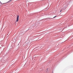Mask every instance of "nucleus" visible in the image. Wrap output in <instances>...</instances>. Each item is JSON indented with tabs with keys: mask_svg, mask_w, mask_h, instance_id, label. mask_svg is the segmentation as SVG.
Segmentation results:
<instances>
[{
	"mask_svg": "<svg viewBox=\"0 0 73 73\" xmlns=\"http://www.w3.org/2000/svg\"><path fill=\"white\" fill-rule=\"evenodd\" d=\"M19 15H17V19H16V22H18L19 21Z\"/></svg>",
	"mask_w": 73,
	"mask_h": 73,
	"instance_id": "1",
	"label": "nucleus"
},
{
	"mask_svg": "<svg viewBox=\"0 0 73 73\" xmlns=\"http://www.w3.org/2000/svg\"><path fill=\"white\" fill-rule=\"evenodd\" d=\"M12 1V0H10L8 2V3H9V2H10V1Z\"/></svg>",
	"mask_w": 73,
	"mask_h": 73,
	"instance_id": "2",
	"label": "nucleus"
},
{
	"mask_svg": "<svg viewBox=\"0 0 73 73\" xmlns=\"http://www.w3.org/2000/svg\"><path fill=\"white\" fill-rule=\"evenodd\" d=\"M56 17V16H55L54 17H53V18H54V17Z\"/></svg>",
	"mask_w": 73,
	"mask_h": 73,
	"instance_id": "3",
	"label": "nucleus"
},
{
	"mask_svg": "<svg viewBox=\"0 0 73 73\" xmlns=\"http://www.w3.org/2000/svg\"><path fill=\"white\" fill-rule=\"evenodd\" d=\"M61 12V10L60 11V12Z\"/></svg>",
	"mask_w": 73,
	"mask_h": 73,
	"instance_id": "4",
	"label": "nucleus"
},
{
	"mask_svg": "<svg viewBox=\"0 0 73 73\" xmlns=\"http://www.w3.org/2000/svg\"><path fill=\"white\" fill-rule=\"evenodd\" d=\"M4 4V3H3V4Z\"/></svg>",
	"mask_w": 73,
	"mask_h": 73,
	"instance_id": "5",
	"label": "nucleus"
}]
</instances>
